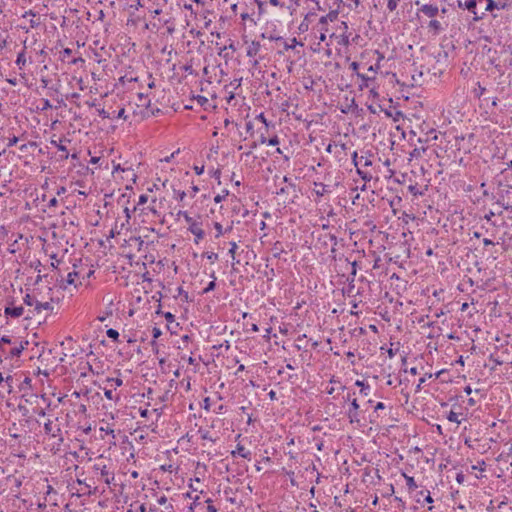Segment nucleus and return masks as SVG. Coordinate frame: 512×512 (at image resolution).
<instances>
[{
    "mask_svg": "<svg viewBox=\"0 0 512 512\" xmlns=\"http://www.w3.org/2000/svg\"><path fill=\"white\" fill-rule=\"evenodd\" d=\"M352 162L356 167V172L361 177V179L365 182H369L372 179V175L359 168L360 158H358L357 151L352 153Z\"/></svg>",
    "mask_w": 512,
    "mask_h": 512,
    "instance_id": "nucleus-1",
    "label": "nucleus"
},
{
    "mask_svg": "<svg viewBox=\"0 0 512 512\" xmlns=\"http://www.w3.org/2000/svg\"><path fill=\"white\" fill-rule=\"evenodd\" d=\"M418 11L429 18H434L438 15L439 9L436 5L433 4H423L418 9Z\"/></svg>",
    "mask_w": 512,
    "mask_h": 512,
    "instance_id": "nucleus-2",
    "label": "nucleus"
},
{
    "mask_svg": "<svg viewBox=\"0 0 512 512\" xmlns=\"http://www.w3.org/2000/svg\"><path fill=\"white\" fill-rule=\"evenodd\" d=\"M358 410H359V404L357 402V399H353L351 401V407L348 411V418H349V421L350 423H355V422H359V413H358Z\"/></svg>",
    "mask_w": 512,
    "mask_h": 512,
    "instance_id": "nucleus-3",
    "label": "nucleus"
},
{
    "mask_svg": "<svg viewBox=\"0 0 512 512\" xmlns=\"http://www.w3.org/2000/svg\"><path fill=\"white\" fill-rule=\"evenodd\" d=\"M93 469L100 471V474L104 478V482L107 485H110L114 481V474L109 472V470H108L106 465L100 467L98 464H95L93 466Z\"/></svg>",
    "mask_w": 512,
    "mask_h": 512,
    "instance_id": "nucleus-4",
    "label": "nucleus"
},
{
    "mask_svg": "<svg viewBox=\"0 0 512 512\" xmlns=\"http://www.w3.org/2000/svg\"><path fill=\"white\" fill-rule=\"evenodd\" d=\"M188 230L195 236V243H199L205 236L204 230L195 221L189 225Z\"/></svg>",
    "mask_w": 512,
    "mask_h": 512,
    "instance_id": "nucleus-5",
    "label": "nucleus"
},
{
    "mask_svg": "<svg viewBox=\"0 0 512 512\" xmlns=\"http://www.w3.org/2000/svg\"><path fill=\"white\" fill-rule=\"evenodd\" d=\"M44 431L46 434H49L51 435L52 437L54 438H58V445H60L62 442H63V437L61 435V429L60 428H57L56 431L53 430V427H52V421H48L44 424Z\"/></svg>",
    "mask_w": 512,
    "mask_h": 512,
    "instance_id": "nucleus-6",
    "label": "nucleus"
},
{
    "mask_svg": "<svg viewBox=\"0 0 512 512\" xmlns=\"http://www.w3.org/2000/svg\"><path fill=\"white\" fill-rule=\"evenodd\" d=\"M231 455L233 457H236L238 455L247 460L251 459V452L249 450H246L245 447L241 444H237L236 450L232 451Z\"/></svg>",
    "mask_w": 512,
    "mask_h": 512,
    "instance_id": "nucleus-7",
    "label": "nucleus"
},
{
    "mask_svg": "<svg viewBox=\"0 0 512 512\" xmlns=\"http://www.w3.org/2000/svg\"><path fill=\"white\" fill-rule=\"evenodd\" d=\"M23 312H24V309L22 306L6 307L4 310L5 316L12 317V318H18V317L22 316Z\"/></svg>",
    "mask_w": 512,
    "mask_h": 512,
    "instance_id": "nucleus-8",
    "label": "nucleus"
},
{
    "mask_svg": "<svg viewBox=\"0 0 512 512\" xmlns=\"http://www.w3.org/2000/svg\"><path fill=\"white\" fill-rule=\"evenodd\" d=\"M338 14L339 13L337 10L330 11L327 15L322 16L319 19V24L322 26V28H324V26L327 25L328 22H333V21L337 20Z\"/></svg>",
    "mask_w": 512,
    "mask_h": 512,
    "instance_id": "nucleus-9",
    "label": "nucleus"
},
{
    "mask_svg": "<svg viewBox=\"0 0 512 512\" xmlns=\"http://www.w3.org/2000/svg\"><path fill=\"white\" fill-rule=\"evenodd\" d=\"M428 28L429 31L432 32L434 36L439 35L444 30L442 24L436 19H431L429 21Z\"/></svg>",
    "mask_w": 512,
    "mask_h": 512,
    "instance_id": "nucleus-10",
    "label": "nucleus"
},
{
    "mask_svg": "<svg viewBox=\"0 0 512 512\" xmlns=\"http://www.w3.org/2000/svg\"><path fill=\"white\" fill-rule=\"evenodd\" d=\"M62 142H70V140L67 138L60 139L59 142L56 140H51V144L57 148V151H62L65 153L61 158L67 159L69 157V154L66 146L63 145Z\"/></svg>",
    "mask_w": 512,
    "mask_h": 512,
    "instance_id": "nucleus-11",
    "label": "nucleus"
},
{
    "mask_svg": "<svg viewBox=\"0 0 512 512\" xmlns=\"http://www.w3.org/2000/svg\"><path fill=\"white\" fill-rule=\"evenodd\" d=\"M28 345V341H21L18 346H14L10 351L9 355L11 357H19L22 351L26 348Z\"/></svg>",
    "mask_w": 512,
    "mask_h": 512,
    "instance_id": "nucleus-12",
    "label": "nucleus"
},
{
    "mask_svg": "<svg viewBox=\"0 0 512 512\" xmlns=\"http://www.w3.org/2000/svg\"><path fill=\"white\" fill-rule=\"evenodd\" d=\"M260 43L257 42V41H252V43L249 45V47L247 48V56L248 57H255L259 50H260Z\"/></svg>",
    "mask_w": 512,
    "mask_h": 512,
    "instance_id": "nucleus-13",
    "label": "nucleus"
},
{
    "mask_svg": "<svg viewBox=\"0 0 512 512\" xmlns=\"http://www.w3.org/2000/svg\"><path fill=\"white\" fill-rule=\"evenodd\" d=\"M458 5H459V7L465 8L468 11L476 14L475 9L477 6V0H467L464 4H462V2L459 1Z\"/></svg>",
    "mask_w": 512,
    "mask_h": 512,
    "instance_id": "nucleus-14",
    "label": "nucleus"
},
{
    "mask_svg": "<svg viewBox=\"0 0 512 512\" xmlns=\"http://www.w3.org/2000/svg\"><path fill=\"white\" fill-rule=\"evenodd\" d=\"M314 192L317 196L322 197L325 193L329 192L328 186L323 183H314Z\"/></svg>",
    "mask_w": 512,
    "mask_h": 512,
    "instance_id": "nucleus-15",
    "label": "nucleus"
},
{
    "mask_svg": "<svg viewBox=\"0 0 512 512\" xmlns=\"http://www.w3.org/2000/svg\"><path fill=\"white\" fill-rule=\"evenodd\" d=\"M7 480L12 483V490L18 494V490L22 485V479L15 476H9Z\"/></svg>",
    "mask_w": 512,
    "mask_h": 512,
    "instance_id": "nucleus-16",
    "label": "nucleus"
},
{
    "mask_svg": "<svg viewBox=\"0 0 512 512\" xmlns=\"http://www.w3.org/2000/svg\"><path fill=\"white\" fill-rule=\"evenodd\" d=\"M25 51H26V46L23 47L22 51L18 53L17 55V59L15 61L16 65L20 68V69H23V67L25 66L26 64V57H25Z\"/></svg>",
    "mask_w": 512,
    "mask_h": 512,
    "instance_id": "nucleus-17",
    "label": "nucleus"
},
{
    "mask_svg": "<svg viewBox=\"0 0 512 512\" xmlns=\"http://www.w3.org/2000/svg\"><path fill=\"white\" fill-rule=\"evenodd\" d=\"M12 382H13L12 376H7L6 378H4L3 374L0 372V385L5 384L7 386L8 393H11V391H12V388H13Z\"/></svg>",
    "mask_w": 512,
    "mask_h": 512,
    "instance_id": "nucleus-18",
    "label": "nucleus"
},
{
    "mask_svg": "<svg viewBox=\"0 0 512 512\" xmlns=\"http://www.w3.org/2000/svg\"><path fill=\"white\" fill-rule=\"evenodd\" d=\"M53 306L50 302L35 301V310L40 313L42 310H52Z\"/></svg>",
    "mask_w": 512,
    "mask_h": 512,
    "instance_id": "nucleus-19",
    "label": "nucleus"
},
{
    "mask_svg": "<svg viewBox=\"0 0 512 512\" xmlns=\"http://www.w3.org/2000/svg\"><path fill=\"white\" fill-rule=\"evenodd\" d=\"M404 478L406 481V485L408 486L409 490H415L418 486L412 476H408L404 474Z\"/></svg>",
    "mask_w": 512,
    "mask_h": 512,
    "instance_id": "nucleus-20",
    "label": "nucleus"
},
{
    "mask_svg": "<svg viewBox=\"0 0 512 512\" xmlns=\"http://www.w3.org/2000/svg\"><path fill=\"white\" fill-rule=\"evenodd\" d=\"M325 238L329 239V241L332 243L333 247L331 249V252L335 253L336 252V246L338 245V238H337V236L334 235V234L329 233V234L325 235Z\"/></svg>",
    "mask_w": 512,
    "mask_h": 512,
    "instance_id": "nucleus-21",
    "label": "nucleus"
},
{
    "mask_svg": "<svg viewBox=\"0 0 512 512\" xmlns=\"http://www.w3.org/2000/svg\"><path fill=\"white\" fill-rule=\"evenodd\" d=\"M273 251H274L273 256H274L275 258H280L281 254H282L283 252H285V251H284V249L281 247V243H280L279 241H277L276 243H274V245H273Z\"/></svg>",
    "mask_w": 512,
    "mask_h": 512,
    "instance_id": "nucleus-22",
    "label": "nucleus"
},
{
    "mask_svg": "<svg viewBox=\"0 0 512 512\" xmlns=\"http://www.w3.org/2000/svg\"><path fill=\"white\" fill-rule=\"evenodd\" d=\"M79 276H80V272H77V271L70 272L67 275L66 281L68 284L73 285V284H75L76 278H78Z\"/></svg>",
    "mask_w": 512,
    "mask_h": 512,
    "instance_id": "nucleus-23",
    "label": "nucleus"
},
{
    "mask_svg": "<svg viewBox=\"0 0 512 512\" xmlns=\"http://www.w3.org/2000/svg\"><path fill=\"white\" fill-rule=\"evenodd\" d=\"M106 335L108 338L113 339L114 341H118L119 332L113 328H110L106 331Z\"/></svg>",
    "mask_w": 512,
    "mask_h": 512,
    "instance_id": "nucleus-24",
    "label": "nucleus"
},
{
    "mask_svg": "<svg viewBox=\"0 0 512 512\" xmlns=\"http://www.w3.org/2000/svg\"><path fill=\"white\" fill-rule=\"evenodd\" d=\"M211 277L213 278V280L208 283L207 287L203 290V293H208V292L213 291L215 289V287H216V283H215L216 277H215V274L212 273Z\"/></svg>",
    "mask_w": 512,
    "mask_h": 512,
    "instance_id": "nucleus-25",
    "label": "nucleus"
},
{
    "mask_svg": "<svg viewBox=\"0 0 512 512\" xmlns=\"http://www.w3.org/2000/svg\"><path fill=\"white\" fill-rule=\"evenodd\" d=\"M447 419H448V421L453 422V423H457V424L461 423V421L458 418V413H456L454 411L449 412V414L447 415Z\"/></svg>",
    "mask_w": 512,
    "mask_h": 512,
    "instance_id": "nucleus-26",
    "label": "nucleus"
},
{
    "mask_svg": "<svg viewBox=\"0 0 512 512\" xmlns=\"http://www.w3.org/2000/svg\"><path fill=\"white\" fill-rule=\"evenodd\" d=\"M178 216H182L183 219H185L186 223L190 225L194 222L193 218L189 216V214L186 211L180 210L177 214Z\"/></svg>",
    "mask_w": 512,
    "mask_h": 512,
    "instance_id": "nucleus-27",
    "label": "nucleus"
},
{
    "mask_svg": "<svg viewBox=\"0 0 512 512\" xmlns=\"http://www.w3.org/2000/svg\"><path fill=\"white\" fill-rule=\"evenodd\" d=\"M357 77L360 78L362 80V84L360 85V87L362 88L363 86H368V82L371 81L373 78H370L364 74H361V73H358L357 72Z\"/></svg>",
    "mask_w": 512,
    "mask_h": 512,
    "instance_id": "nucleus-28",
    "label": "nucleus"
},
{
    "mask_svg": "<svg viewBox=\"0 0 512 512\" xmlns=\"http://www.w3.org/2000/svg\"><path fill=\"white\" fill-rule=\"evenodd\" d=\"M486 2H487L486 8H485L486 11H493L494 9L498 8V5L494 0H486Z\"/></svg>",
    "mask_w": 512,
    "mask_h": 512,
    "instance_id": "nucleus-29",
    "label": "nucleus"
},
{
    "mask_svg": "<svg viewBox=\"0 0 512 512\" xmlns=\"http://www.w3.org/2000/svg\"><path fill=\"white\" fill-rule=\"evenodd\" d=\"M229 194V191L228 190H223V194H218L214 197V201L216 203H220L221 201H223Z\"/></svg>",
    "mask_w": 512,
    "mask_h": 512,
    "instance_id": "nucleus-30",
    "label": "nucleus"
},
{
    "mask_svg": "<svg viewBox=\"0 0 512 512\" xmlns=\"http://www.w3.org/2000/svg\"><path fill=\"white\" fill-rule=\"evenodd\" d=\"M284 43V49L285 50H290V49H293L295 47L296 44H298V41L296 38H293L291 40L292 43H287L286 41H282Z\"/></svg>",
    "mask_w": 512,
    "mask_h": 512,
    "instance_id": "nucleus-31",
    "label": "nucleus"
},
{
    "mask_svg": "<svg viewBox=\"0 0 512 512\" xmlns=\"http://www.w3.org/2000/svg\"><path fill=\"white\" fill-rule=\"evenodd\" d=\"M35 301H37L36 299H34L32 296H30L29 294H26V296L24 297V303L28 306H35Z\"/></svg>",
    "mask_w": 512,
    "mask_h": 512,
    "instance_id": "nucleus-32",
    "label": "nucleus"
},
{
    "mask_svg": "<svg viewBox=\"0 0 512 512\" xmlns=\"http://www.w3.org/2000/svg\"><path fill=\"white\" fill-rule=\"evenodd\" d=\"M398 2H399V0H388L387 8L390 11H394L398 6Z\"/></svg>",
    "mask_w": 512,
    "mask_h": 512,
    "instance_id": "nucleus-33",
    "label": "nucleus"
},
{
    "mask_svg": "<svg viewBox=\"0 0 512 512\" xmlns=\"http://www.w3.org/2000/svg\"><path fill=\"white\" fill-rule=\"evenodd\" d=\"M72 54V50L70 48H64L61 52L60 59L64 61L66 58H68Z\"/></svg>",
    "mask_w": 512,
    "mask_h": 512,
    "instance_id": "nucleus-34",
    "label": "nucleus"
},
{
    "mask_svg": "<svg viewBox=\"0 0 512 512\" xmlns=\"http://www.w3.org/2000/svg\"><path fill=\"white\" fill-rule=\"evenodd\" d=\"M208 260H210L212 263L215 262L218 259V254L214 252H207L204 254Z\"/></svg>",
    "mask_w": 512,
    "mask_h": 512,
    "instance_id": "nucleus-35",
    "label": "nucleus"
},
{
    "mask_svg": "<svg viewBox=\"0 0 512 512\" xmlns=\"http://www.w3.org/2000/svg\"><path fill=\"white\" fill-rule=\"evenodd\" d=\"M195 100L197 101V103L201 106H204L205 104L208 103V99L205 97V96H202V95H198L195 97Z\"/></svg>",
    "mask_w": 512,
    "mask_h": 512,
    "instance_id": "nucleus-36",
    "label": "nucleus"
},
{
    "mask_svg": "<svg viewBox=\"0 0 512 512\" xmlns=\"http://www.w3.org/2000/svg\"><path fill=\"white\" fill-rule=\"evenodd\" d=\"M431 377H432V374H426L425 376L421 377V378L419 379V383H418V385H417L416 390H417V391H419V390L421 389L422 384H424V383H425L426 379H427V378H431Z\"/></svg>",
    "mask_w": 512,
    "mask_h": 512,
    "instance_id": "nucleus-37",
    "label": "nucleus"
},
{
    "mask_svg": "<svg viewBox=\"0 0 512 512\" xmlns=\"http://www.w3.org/2000/svg\"><path fill=\"white\" fill-rule=\"evenodd\" d=\"M359 164L364 166V167H368V166L372 165V161L370 159H368V158H365V157L361 156Z\"/></svg>",
    "mask_w": 512,
    "mask_h": 512,
    "instance_id": "nucleus-38",
    "label": "nucleus"
},
{
    "mask_svg": "<svg viewBox=\"0 0 512 512\" xmlns=\"http://www.w3.org/2000/svg\"><path fill=\"white\" fill-rule=\"evenodd\" d=\"M162 335V331L158 327H154L152 330L153 340L156 341Z\"/></svg>",
    "mask_w": 512,
    "mask_h": 512,
    "instance_id": "nucleus-39",
    "label": "nucleus"
},
{
    "mask_svg": "<svg viewBox=\"0 0 512 512\" xmlns=\"http://www.w3.org/2000/svg\"><path fill=\"white\" fill-rule=\"evenodd\" d=\"M214 228L217 231L216 237H220L223 234V228L222 225L219 222L214 223Z\"/></svg>",
    "mask_w": 512,
    "mask_h": 512,
    "instance_id": "nucleus-40",
    "label": "nucleus"
},
{
    "mask_svg": "<svg viewBox=\"0 0 512 512\" xmlns=\"http://www.w3.org/2000/svg\"><path fill=\"white\" fill-rule=\"evenodd\" d=\"M230 249H229V254L231 255V257L233 259H235V253H236V249H237V244L235 242H231L230 243Z\"/></svg>",
    "mask_w": 512,
    "mask_h": 512,
    "instance_id": "nucleus-41",
    "label": "nucleus"
},
{
    "mask_svg": "<svg viewBox=\"0 0 512 512\" xmlns=\"http://www.w3.org/2000/svg\"><path fill=\"white\" fill-rule=\"evenodd\" d=\"M268 145L270 146H276L279 144V138L278 136H274V137H271L268 141H267Z\"/></svg>",
    "mask_w": 512,
    "mask_h": 512,
    "instance_id": "nucleus-42",
    "label": "nucleus"
},
{
    "mask_svg": "<svg viewBox=\"0 0 512 512\" xmlns=\"http://www.w3.org/2000/svg\"><path fill=\"white\" fill-rule=\"evenodd\" d=\"M369 391H370V385L369 384L362 385V388L360 389V393L362 395L367 396L369 394Z\"/></svg>",
    "mask_w": 512,
    "mask_h": 512,
    "instance_id": "nucleus-43",
    "label": "nucleus"
},
{
    "mask_svg": "<svg viewBox=\"0 0 512 512\" xmlns=\"http://www.w3.org/2000/svg\"><path fill=\"white\" fill-rule=\"evenodd\" d=\"M257 120L261 121L263 124H265L266 127L269 126V122L267 121L266 117L264 116V113H260L257 117Z\"/></svg>",
    "mask_w": 512,
    "mask_h": 512,
    "instance_id": "nucleus-44",
    "label": "nucleus"
},
{
    "mask_svg": "<svg viewBox=\"0 0 512 512\" xmlns=\"http://www.w3.org/2000/svg\"><path fill=\"white\" fill-rule=\"evenodd\" d=\"M98 114L103 119L110 118V114L105 109H103V108L102 109H98Z\"/></svg>",
    "mask_w": 512,
    "mask_h": 512,
    "instance_id": "nucleus-45",
    "label": "nucleus"
},
{
    "mask_svg": "<svg viewBox=\"0 0 512 512\" xmlns=\"http://www.w3.org/2000/svg\"><path fill=\"white\" fill-rule=\"evenodd\" d=\"M212 502L211 499H207L206 500V503H208V506H207V511L208 512H217V508L213 505H211L210 503Z\"/></svg>",
    "mask_w": 512,
    "mask_h": 512,
    "instance_id": "nucleus-46",
    "label": "nucleus"
},
{
    "mask_svg": "<svg viewBox=\"0 0 512 512\" xmlns=\"http://www.w3.org/2000/svg\"><path fill=\"white\" fill-rule=\"evenodd\" d=\"M164 317H165V319H166L168 322H170V323H172V322H174V321H175V316H174L171 312H166V313L164 314Z\"/></svg>",
    "mask_w": 512,
    "mask_h": 512,
    "instance_id": "nucleus-47",
    "label": "nucleus"
},
{
    "mask_svg": "<svg viewBox=\"0 0 512 512\" xmlns=\"http://www.w3.org/2000/svg\"><path fill=\"white\" fill-rule=\"evenodd\" d=\"M18 140H19V138L16 137V136H13L12 138H9L7 146L8 147H12V146L16 145Z\"/></svg>",
    "mask_w": 512,
    "mask_h": 512,
    "instance_id": "nucleus-48",
    "label": "nucleus"
},
{
    "mask_svg": "<svg viewBox=\"0 0 512 512\" xmlns=\"http://www.w3.org/2000/svg\"><path fill=\"white\" fill-rule=\"evenodd\" d=\"M116 118H118V119H124V120L127 118V116H126V114H125V108H121V109L118 111V113H117V115H116Z\"/></svg>",
    "mask_w": 512,
    "mask_h": 512,
    "instance_id": "nucleus-49",
    "label": "nucleus"
},
{
    "mask_svg": "<svg viewBox=\"0 0 512 512\" xmlns=\"http://www.w3.org/2000/svg\"><path fill=\"white\" fill-rule=\"evenodd\" d=\"M108 381L114 382L116 387H120L123 384V381L120 378H110V379H108Z\"/></svg>",
    "mask_w": 512,
    "mask_h": 512,
    "instance_id": "nucleus-50",
    "label": "nucleus"
},
{
    "mask_svg": "<svg viewBox=\"0 0 512 512\" xmlns=\"http://www.w3.org/2000/svg\"><path fill=\"white\" fill-rule=\"evenodd\" d=\"M138 99H139V101L142 103V105H146V106H148V105H149V103H150V100H148L147 104H146V103H144V100H146V99H147V96H146V95H144L143 93H138Z\"/></svg>",
    "mask_w": 512,
    "mask_h": 512,
    "instance_id": "nucleus-51",
    "label": "nucleus"
},
{
    "mask_svg": "<svg viewBox=\"0 0 512 512\" xmlns=\"http://www.w3.org/2000/svg\"><path fill=\"white\" fill-rule=\"evenodd\" d=\"M148 201V196L146 194H142L139 196L138 205H143Z\"/></svg>",
    "mask_w": 512,
    "mask_h": 512,
    "instance_id": "nucleus-52",
    "label": "nucleus"
},
{
    "mask_svg": "<svg viewBox=\"0 0 512 512\" xmlns=\"http://www.w3.org/2000/svg\"><path fill=\"white\" fill-rule=\"evenodd\" d=\"M52 107L50 101L48 99H43V106L41 108V110H47V109H50Z\"/></svg>",
    "mask_w": 512,
    "mask_h": 512,
    "instance_id": "nucleus-53",
    "label": "nucleus"
},
{
    "mask_svg": "<svg viewBox=\"0 0 512 512\" xmlns=\"http://www.w3.org/2000/svg\"><path fill=\"white\" fill-rule=\"evenodd\" d=\"M456 481L459 483V484H462L464 483L465 481V475L463 473H458L456 475Z\"/></svg>",
    "mask_w": 512,
    "mask_h": 512,
    "instance_id": "nucleus-54",
    "label": "nucleus"
},
{
    "mask_svg": "<svg viewBox=\"0 0 512 512\" xmlns=\"http://www.w3.org/2000/svg\"><path fill=\"white\" fill-rule=\"evenodd\" d=\"M193 169L197 175H201L204 172V166H194Z\"/></svg>",
    "mask_w": 512,
    "mask_h": 512,
    "instance_id": "nucleus-55",
    "label": "nucleus"
},
{
    "mask_svg": "<svg viewBox=\"0 0 512 512\" xmlns=\"http://www.w3.org/2000/svg\"><path fill=\"white\" fill-rule=\"evenodd\" d=\"M383 409H385V404L383 402H378L374 407L375 412H377L378 410H383Z\"/></svg>",
    "mask_w": 512,
    "mask_h": 512,
    "instance_id": "nucleus-56",
    "label": "nucleus"
},
{
    "mask_svg": "<svg viewBox=\"0 0 512 512\" xmlns=\"http://www.w3.org/2000/svg\"><path fill=\"white\" fill-rule=\"evenodd\" d=\"M104 395L107 399L113 400V391L112 390H105Z\"/></svg>",
    "mask_w": 512,
    "mask_h": 512,
    "instance_id": "nucleus-57",
    "label": "nucleus"
},
{
    "mask_svg": "<svg viewBox=\"0 0 512 512\" xmlns=\"http://www.w3.org/2000/svg\"><path fill=\"white\" fill-rule=\"evenodd\" d=\"M283 182L288 183L290 187L295 188V184L292 182V180L289 177L284 176Z\"/></svg>",
    "mask_w": 512,
    "mask_h": 512,
    "instance_id": "nucleus-58",
    "label": "nucleus"
},
{
    "mask_svg": "<svg viewBox=\"0 0 512 512\" xmlns=\"http://www.w3.org/2000/svg\"><path fill=\"white\" fill-rule=\"evenodd\" d=\"M152 349H153V352L154 353H158V344L155 340H152L151 343H150Z\"/></svg>",
    "mask_w": 512,
    "mask_h": 512,
    "instance_id": "nucleus-59",
    "label": "nucleus"
},
{
    "mask_svg": "<svg viewBox=\"0 0 512 512\" xmlns=\"http://www.w3.org/2000/svg\"><path fill=\"white\" fill-rule=\"evenodd\" d=\"M358 68H359V63H358V62H355V61H354V62H352V63L350 64V69H351L352 71L357 72Z\"/></svg>",
    "mask_w": 512,
    "mask_h": 512,
    "instance_id": "nucleus-60",
    "label": "nucleus"
},
{
    "mask_svg": "<svg viewBox=\"0 0 512 512\" xmlns=\"http://www.w3.org/2000/svg\"><path fill=\"white\" fill-rule=\"evenodd\" d=\"M166 502H167V497H166V496H164V495H163V496H161L160 498H158V500H157V503H158L159 505H164V504H166Z\"/></svg>",
    "mask_w": 512,
    "mask_h": 512,
    "instance_id": "nucleus-61",
    "label": "nucleus"
},
{
    "mask_svg": "<svg viewBox=\"0 0 512 512\" xmlns=\"http://www.w3.org/2000/svg\"><path fill=\"white\" fill-rule=\"evenodd\" d=\"M86 411H87L86 405H84V404H80V405L78 406V412H79V413L86 414Z\"/></svg>",
    "mask_w": 512,
    "mask_h": 512,
    "instance_id": "nucleus-62",
    "label": "nucleus"
},
{
    "mask_svg": "<svg viewBox=\"0 0 512 512\" xmlns=\"http://www.w3.org/2000/svg\"><path fill=\"white\" fill-rule=\"evenodd\" d=\"M185 196H186V193H185L184 191H179V192L177 193V199H178L179 201H183V200H184V198H185Z\"/></svg>",
    "mask_w": 512,
    "mask_h": 512,
    "instance_id": "nucleus-63",
    "label": "nucleus"
},
{
    "mask_svg": "<svg viewBox=\"0 0 512 512\" xmlns=\"http://www.w3.org/2000/svg\"><path fill=\"white\" fill-rule=\"evenodd\" d=\"M268 396L271 400H276L277 399V394L274 390H271L269 393H268Z\"/></svg>",
    "mask_w": 512,
    "mask_h": 512,
    "instance_id": "nucleus-64",
    "label": "nucleus"
}]
</instances>
